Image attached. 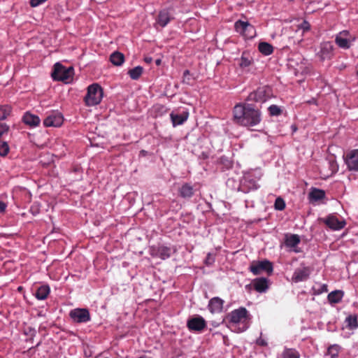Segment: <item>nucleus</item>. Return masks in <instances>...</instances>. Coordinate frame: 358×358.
I'll return each instance as SVG.
<instances>
[{"instance_id":"nucleus-1","label":"nucleus","mask_w":358,"mask_h":358,"mask_svg":"<svg viewBox=\"0 0 358 358\" xmlns=\"http://www.w3.org/2000/svg\"><path fill=\"white\" fill-rule=\"evenodd\" d=\"M234 122L244 127H255L262 121L260 108L253 103H241L233 110Z\"/></svg>"},{"instance_id":"nucleus-2","label":"nucleus","mask_w":358,"mask_h":358,"mask_svg":"<svg viewBox=\"0 0 358 358\" xmlns=\"http://www.w3.org/2000/svg\"><path fill=\"white\" fill-rule=\"evenodd\" d=\"M103 90L97 83H94L87 87V92L84 100L87 106L99 104L103 98Z\"/></svg>"},{"instance_id":"nucleus-3","label":"nucleus","mask_w":358,"mask_h":358,"mask_svg":"<svg viewBox=\"0 0 358 358\" xmlns=\"http://www.w3.org/2000/svg\"><path fill=\"white\" fill-rule=\"evenodd\" d=\"M73 73V67L66 68L60 63H56L54 65L51 76L55 80H60L68 83L72 78Z\"/></svg>"},{"instance_id":"nucleus-4","label":"nucleus","mask_w":358,"mask_h":358,"mask_svg":"<svg viewBox=\"0 0 358 358\" xmlns=\"http://www.w3.org/2000/svg\"><path fill=\"white\" fill-rule=\"evenodd\" d=\"M271 96V89L268 86H263L250 93L246 99V101L262 103L270 99Z\"/></svg>"},{"instance_id":"nucleus-5","label":"nucleus","mask_w":358,"mask_h":358,"mask_svg":"<svg viewBox=\"0 0 358 358\" xmlns=\"http://www.w3.org/2000/svg\"><path fill=\"white\" fill-rule=\"evenodd\" d=\"M234 28L236 32L243 36L245 38H253L256 36L255 27L248 22L239 20L235 22Z\"/></svg>"},{"instance_id":"nucleus-6","label":"nucleus","mask_w":358,"mask_h":358,"mask_svg":"<svg viewBox=\"0 0 358 358\" xmlns=\"http://www.w3.org/2000/svg\"><path fill=\"white\" fill-rule=\"evenodd\" d=\"M355 38L351 35L349 31L343 30L337 34L335 36V43L344 50H348L351 46V43L354 41Z\"/></svg>"},{"instance_id":"nucleus-7","label":"nucleus","mask_w":358,"mask_h":358,"mask_svg":"<svg viewBox=\"0 0 358 358\" xmlns=\"http://www.w3.org/2000/svg\"><path fill=\"white\" fill-rule=\"evenodd\" d=\"M249 269L254 275H259L264 271L271 274L273 272V264L266 259L252 262Z\"/></svg>"},{"instance_id":"nucleus-8","label":"nucleus","mask_w":358,"mask_h":358,"mask_svg":"<svg viewBox=\"0 0 358 358\" xmlns=\"http://www.w3.org/2000/svg\"><path fill=\"white\" fill-rule=\"evenodd\" d=\"M69 317L76 323H87L91 320V315L87 308H75L70 311Z\"/></svg>"},{"instance_id":"nucleus-9","label":"nucleus","mask_w":358,"mask_h":358,"mask_svg":"<svg viewBox=\"0 0 358 358\" xmlns=\"http://www.w3.org/2000/svg\"><path fill=\"white\" fill-rule=\"evenodd\" d=\"M319 221L324 223L329 228L334 231L342 229L346 224L345 220H339L336 216L331 214L327 217L320 218Z\"/></svg>"},{"instance_id":"nucleus-10","label":"nucleus","mask_w":358,"mask_h":358,"mask_svg":"<svg viewBox=\"0 0 358 358\" xmlns=\"http://www.w3.org/2000/svg\"><path fill=\"white\" fill-rule=\"evenodd\" d=\"M345 162L350 171L358 172V150H352L344 157Z\"/></svg>"},{"instance_id":"nucleus-11","label":"nucleus","mask_w":358,"mask_h":358,"mask_svg":"<svg viewBox=\"0 0 358 358\" xmlns=\"http://www.w3.org/2000/svg\"><path fill=\"white\" fill-rule=\"evenodd\" d=\"M63 116L62 113L53 111L48 115L43 120V124L46 127H59L63 123Z\"/></svg>"},{"instance_id":"nucleus-12","label":"nucleus","mask_w":358,"mask_h":358,"mask_svg":"<svg viewBox=\"0 0 358 358\" xmlns=\"http://www.w3.org/2000/svg\"><path fill=\"white\" fill-rule=\"evenodd\" d=\"M334 45L331 42H323L320 45V50L317 55L322 61L331 59L334 56Z\"/></svg>"},{"instance_id":"nucleus-13","label":"nucleus","mask_w":358,"mask_h":358,"mask_svg":"<svg viewBox=\"0 0 358 358\" xmlns=\"http://www.w3.org/2000/svg\"><path fill=\"white\" fill-rule=\"evenodd\" d=\"M248 316V310L245 308H239L231 311L227 316L229 321L234 324H238L245 320Z\"/></svg>"},{"instance_id":"nucleus-14","label":"nucleus","mask_w":358,"mask_h":358,"mask_svg":"<svg viewBox=\"0 0 358 358\" xmlns=\"http://www.w3.org/2000/svg\"><path fill=\"white\" fill-rule=\"evenodd\" d=\"M187 326L191 331H201L206 328V323L202 317L198 316L189 319Z\"/></svg>"},{"instance_id":"nucleus-15","label":"nucleus","mask_w":358,"mask_h":358,"mask_svg":"<svg viewBox=\"0 0 358 358\" xmlns=\"http://www.w3.org/2000/svg\"><path fill=\"white\" fill-rule=\"evenodd\" d=\"M310 274V269L309 267L299 268L295 270L292 280L295 282L303 281L308 279Z\"/></svg>"},{"instance_id":"nucleus-16","label":"nucleus","mask_w":358,"mask_h":358,"mask_svg":"<svg viewBox=\"0 0 358 358\" xmlns=\"http://www.w3.org/2000/svg\"><path fill=\"white\" fill-rule=\"evenodd\" d=\"M224 301L220 297L212 298L208 303V310L212 313H220L222 310Z\"/></svg>"},{"instance_id":"nucleus-17","label":"nucleus","mask_w":358,"mask_h":358,"mask_svg":"<svg viewBox=\"0 0 358 358\" xmlns=\"http://www.w3.org/2000/svg\"><path fill=\"white\" fill-rule=\"evenodd\" d=\"M22 121L25 124L31 127H36L39 125L41 122V120L38 116L34 115L29 112H26L24 114L22 117Z\"/></svg>"},{"instance_id":"nucleus-18","label":"nucleus","mask_w":358,"mask_h":358,"mask_svg":"<svg viewBox=\"0 0 358 358\" xmlns=\"http://www.w3.org/2000/svg\"><path fill=\"white\" fill-rule=\"evenodd\" d=\"M254 289L258 292H265L268 288V281L266 278H258L252 281Z\"/></svg>"},{"instance_id":"nucleus-19","label":"nucleus","mask_w":358,"mask_h":358,"mask_svg":"<svg viewBox=\"0 0 358 358\" xmlns=\"http://www.w3.org/2000/svg\"><path fill=\"white\" fill-rule=\"evenodd\" d=\"M170 117L172 121L173 126L176 127L178 125L183 124L187 120L189 117V113L187 111H183L180 114L171 113Z\"/></svg>"},{"instance_id":"nucleus-20","label":"nucleus","mask_w":358,"mask_h":358,"mask_svg":"<svg viewBox=\"0 0 358 358\" xmlns=\"http://www.w3.org/2000/svg\"><path fill=\"white\" fill-rule=\"evenodd\" d=\"M172 19L171 15L166 9L161 10L157 16V22L162 27H166Z\"/></svg>"},{"instance_id":"nucleus-21","label":"nucleus","mask_w":358,"mask_h":358,"mask_svg":"<svg viewBox=\"0 0 358 358\" xmlns=\"http://www.w3.org/2000/svg\"><path fill=\"white\" fill-rule=\"evenodd\" d=\"M325 197V192L322 189L313 187L309 194L308 199L310 202L322 200Z\"/></svg>"},{"instance_id":"nucleus-22","label":"nucleus","mask_w":358,"mask_h":358,"mask_svg":"<svg viewBox=\"0 0 358 358\" xmlns=\"http://www.w3.org/2000/svg\"><path fill=\"white\" fill-rule=\"evenodd\" d=\"M301 239L297 234H286L284 243L286 247L290 248H296L300 243Z\"/></svg>"},{"instance_id":"nucleus-23","label":"nucleus","mask_w":358,"mask_h":358,"mask_svg":"<svg viewBox=\"0 0 358 358\" xmlns=\"http://www.w3.org/2000/svg\"><path fill=\"white\" fill-rule=\"evenodd\" d=\"M174 251L175 250L170 247L160 245L157 248L156 253L159 258L164 260L169 259Z\"/></svg>"},{"instance_id":"nucleus-24","label":"nucleus","mask_w":358,"mask_h":358,"mask_svg":"<svg viewBox=\"0 0 358 358\" xmlns=\"http://www.w3.org/2000/svg\"><path fill=\"white\" fill-rule=\"evenodd\" d=\"M193 187L189 183H185L179 190L180 196L182 198H190L194 195Z\"/></svg>"},{"instance_id":"nucleus-25","label":"nucleus","mask_w":358,"mask_h":358,"mask_svg":"<svg viewBox=\"0 0 358 358\" xmlns=\"http://www.w3.org/2000/svg\"><path fill=\"white\" fill-rule=\"evenodd\" d=\"M344 293L341 290H335L328 294L327 299L330 303H338L343 297Z\"/></svg>"},{"instance_id":"nucleus-26","label":"nucleus","mask_w":358,"mask_h":358,"mask_svg":"<svg viewBox=\"0 0 358 358\" xmlns=\"http://www.w3.org/2000/svg\"><path fill=\"white\" fill-rule=\"evenodd\" d=\"M50 293V287L48 285H42L39 287L36 293V297L39 300L45 299Z\"/></svg>"},{"instance_id":"nucleus-27","label":"nucleus","mask_w":358,"mask_h":358,"mask_svg":"<svg viewBox=\"0 0 358 358\" xmlns=\"http://www.w3.org/2000/svg\"><path fill=\"white\" fill-rule=\"evenodd\" d=\"M110 61L115 66H120L124 61V56L122 53L117 51L111 54Z\"/></svg>"},{"instance_id":"nucleus-28","label":"nucleus","mask_w":358,"mask_h":358,"mask_svg":"<svg viewBox=\"0 0 358 358\" xmlns=\"http://www.w3.org/2000/svg\"><path fill=\"white\" fill-rule=\"evenodd\" d=\"M259 51L264 55H270L273 52V47L268 43L261 42L258 45Z\"/></svg>"},{"instance_id":"nucleus-29","label":"nucleus","mask_w":358,"mask_h":358,"mask_svg":"<svg viewBox=\"0 0 358 358\" xmlns=\"http://www.w3.org/2000/svg\"><path fill=\"white\" fill-rule=\"evenodd\" d=\"M253 63V59L247 52H243L240 59L239 66L244 69L250 66Z\"/></svg>"},{"instance_id":"nucleus-30","label":"nucleus","mask_w":358,"mask_h":358,"mask_svg":"<svg viewBox=\"0 0 358 358\" xmlns=\"http://www.w3.org/2000/svg\"><path fill=\"white\" fill-rule=\"evenodd\" d=\"M347 327L350 329H355L358 327V320L357 315H349L345 319Z\"/></svg>"},{"instance_id":"nucleus-31","label":"nucleus","mask_w":358,"mask_h":358,"mask_svg":"<svg viewBox=\"0 0 358 358\" xmlns=\"http://www.w3.org/2000/svg\"><path fill=\"white\" fill-rule=\"evenodd\" d=\"M143 67L138 66L128 71V74L133 80H138L143 73Z\"/></svg>"},{"instance_id":"nucleus-32","label":"nucleus","mask_w":358,"mask_h":358,"mask_svg":"<svg viewBox=\"0 0 358 358\" xmlns=\"http://www.w3.org/2000/svg\"><path fill=\"white\" fill-rule=\"evenodd\" d=\"M299 353L294 349H286L282 354V358H299Z\"/></svg>"},{"instance_id":"nucleus-33","label":"nucleus","mask_w":358,"mask_h":358,"mask_svg":"<svg viewBox=\"0 0 358 358\" xmlns=\"http://www.w3.org/2000/svg\"><path fill=\"white\" fill-rule=\"evenodd\" d=\"M11 113V107L8 105L0 106V120H5Z\"/></svg>"},{"instance_id":"nucleus-34","label":"nucleus","mask_w":358,"mask_h":358,"mask_svg":"<svg viewBox=\"0 0 358 358\" xmlns=\"http://www.w3.org/2000/svg\"><path fill=\"white\" fill-rule=\"evenodd\" d=\"M340 351V347L338 345H333L329 347L327 350V355L331 357V358H336L338 357Z\"/></svg>"},{"instance_id":"nucleus-35","label":"nucleus","mask_w":358,"mask_h":358,"mask_svg":"<svg viewBox=\"0 0 358 358\" xmlns=\"http://www.w3.org/2000/svg\"><path fill=\"white\" fill-rule=\"evenodd\" d=\"M10 150L9 145L7 142L0 141V156L6 157Z\"/></svg>"},{"instance_id":"nucleus-36","label":"nucleus","mask_w":358,"mask_h":358,"mask_svg":"<svg viewBox=\"0 0 358 358\" xmlns=\"http://www.w3.org/2000/svg\"><path fill=\"white\" fill-rule=\"evenodd\" d=\"M285 202L281 197H278L274 203V207L276 210H282L285 208Z\"/></svg>"},{"instance_id":"nucleus-37","label":"nucleus","mask_w":358,"mask_h":358,"mask_svg":"<svg viewBox=\"0 0 358 358\" xmlns=\"http://www.w3.org/2000/svg\"><path fill=\"white\" fill-rule=\"evenodd\" d=\"M271 116H277L281 114V109L276 105H271L268 108Z\"/></svg>"},{"instance_id":"nucleus-38","label":"nucleus","mask_w":358,"mask_h":358,"mask_svg":"<svg viewBox=\"0 0 358 358\" xmlns=\"http://www.w3.org/2000/svg\"><path fill=\"white\" fill-rule=\"evenodd\" d=\"M193 78H192L189 71L185 70L183 73L182 76V83H185L187 85H192V84Z\"/></svg>"},{"instance_id":"nucleus-39","label":"nucleus","mask_w":358,"mask_h":358,"mask_svg":"<svg viewBox=\"0 0 358 358\" xmlns=\"http://www.w3.org/2000/svg\"><path fill=\"white\" fill-rule=\"evenodd\" d=\"M262 333H261L259 338L257 339L256 344L262 347H266L268 345V343L265 338H262Z\"/></svg>"},{"instance_id":"nucleus-40","label":"nucleus","mask_w":358,"mask_h":358,"mask_svg":"<svg viewBox=\"0 0 358 358\" xmlns=\"http://www.w3.org/2000/svg\"><path fill=\"white\" fill-rule=\"evenodd\" d=\"M215 262V256L211 253H208L205 259V264L208 266L212 265Z\"/></svg>"},{"instance_id":"nucleus-41","label":"nucleus","mask_w":358,"mask_h":358,"mask_svg":"<svg viewBox=\"0 0 358 358\" xmlns=\"http://www.w3.org/2000/svg\"><path fill=\"white\" fill-rule=\"evenodd\" d=\"M328 292L327 285L326 284H323V285H320V287L318 288V289L317 291H315V293L317 294H320L323 292Z\"/></svg>"},{"instance_id":"nucleus-42","label":"nucleus","mask_w":358,"mask_h":358,"mask_svg":"<svg viewBox=\"0 0 358 358\" xmlns=\"http://www.w3.org/2000/svg\"><path fill=\"white\" fill-rule=\"evenodd\" d=\"M46 1L47 0H30V6L31 7H36Z\"/></svg>"},{"instance_id":"nucleus-43","label":"nucleus","mask_w":358,"mask_h":358,"mask_svg":"<svg viewBox=\"0 0 358 358\" xmlns=\"http://www.w3.org/2000/svg\"><path fill=\"white\" fill-rule=\"evenodd\" d=\"M329 166L332 173H336L338 171V165L334 161L329 162Z\"/></svg>"},{"instance_id":"nucleus-44","label":"nucleus","mask_w":358,"mask_h":358,"mask_svg":"<svg viewBox=\"0 0 358 358\" xmlns=\"http://www.w3.org/2000/svg\"><path fill=\"white\" fill-rule=\"evenodd\" d=\"M300 27L303 31H308L310 29L309 22L306 20L302 22Z\"/></svg>"},{"instance_id":"nucleus-45","label":"nucleus","mask_w":358,"mask_h":358,"mask_svg":"<svg viewBox=\"0 0 358 358\" xmlns=\"http://www.w3.org/2000/svg\"><path fill=\"white\" fill-rule=\"evenodd\" d=\"M6 208V204L3 201H0V213L4 212Z\"/></svg>"},{"instance_id":"nucleus-46","label":"nucleus","mask_w":358,"mask_h":358,"mask_svg":"<svg viewBox=\"0 0 358 358\" xmlns=\"http://www.w3.org/2000/svg\"><path fill=\"white\" fill-rule=\"evenodd\" d=\"M139 358H150V357H148L146 355H143V356L140 357Z\"/></svg>"},{"instance_id":"nucleus-47","label":"nucleus","mask_w":358,"mask_h":358,"mask_svg":"<svg viewBox=\"0 0 358 358\" xmlns=\"http://www.w3.org/2000/svg\"><path fill=\"white\" fill-rule=\"evenodd\" d=\"M160 63V60L157 61V64H159Z\"/></svg>"},{"instance_id":"nucleus-48","label":"nucleus","mask_w":358,"mask_h":358,"mask_svg":"<svg viewBox=\"0 0 358 358\" xmlns=\"http://www.w3.org/2000/svg\"><path fill=\"white\" fill-rule=\"evenodd\" d=\"M294 251L296 252H299L297 250H295V249H294Z\"/></svg>"}]
</instances>
